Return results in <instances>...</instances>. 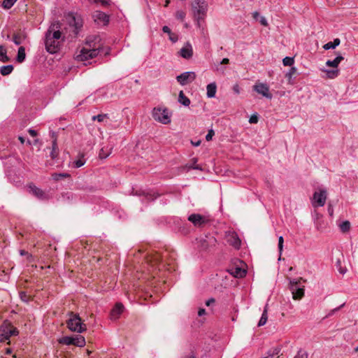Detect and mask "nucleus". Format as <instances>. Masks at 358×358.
<instances>
[{
	"mask_svg": "<svg viewBox=\"0 0 358 358\" xmlns=\"http://www.w3.org/2000/svg\"><path fill=\"white\" fill-rule=\"evenodd\" d=\"M283 243H284L283 237L282 236H280L278 238V250H279L280 255L282 254V248H283Z\"/></svg>",
	"mask_w": 358,
	"mask_h": 358,
	"instance_id": "51",
	"label": "nucleus"
},
{
	"mask_svg": "<svg viewBox=\"0 0 358 358\" xmlns=\"http://www.w3.org/2000/svg\"><path fill=\"white\" fill-rule=\"evenodd\" d=\"M294 57H285L282 59V63H283L284 66H291L294 64Z\"/></svg>",
	"mask_w": 358,
	"mask_h": 358,
	"instance_id": "46",
	"label": "nucleus"
},
{
	"mask_svg": "<svg viewBox=\"0 0 358 358\" xmlns=\"http://www.w3.org/2000/svg\"><path fill=\"white\" fill-rule=\"evenodd\" d=\"M109 115L108 113H103V114H99L97 115H94L92 117V120L93 121L97 120L99 122H102L104 121L105 119H108Z\"/></svg>",
	"mask_w": 358,
	"mask_h": 358,
	"instance_id": "38",
	"label": "nucleus"
},
{
	"mask_svg": "<svg viewBox=\"0 0 358 358\" xmlns=\"http://www.w3.org/2000/svg\"><path fill=\"white\" fill-rule=\"evenodd\" d=\"M169 38L173 43H176L178 40V36L176 34L171 32V34H169Z\"/></svg>",
	"mask_w": 358,
	"mask_h": 358,
	"instance_id": "52",
	"label": "nucleus"
},
{
	"mask_svg": "<svg viewBox=\"0 0 358 358\" xmlns=\"http://www.w3.org/2000/svg\"><path fill=\"white\" fill-rule=\"evenodd\" d=\"M0 332L8 335L10 338L12 336H17L19 331L17 328L14 327L12 323L8 320H4L2 324L0 326Z\"/></svg>",
	"mask_w": 358,
	"mask_h": 358,
	"instance_id": "10",
	"label": "nucleus"
},
{
	"mask_svg": "<svg viewBox=\"0 0 358 358\" xmlns=\"http://www.w3.org/2000/svg\"><path fill=\"white\" fill-rule=\"evenodd\" d=\"M124 310V306L121 303H117L110 311V319L116 320Z\"/></svg>",
	"mask_w": 358,
	"mask_h": 358,
	"instance_id": "18",
	"label": "nucleus"
},
{
	"mask_svg": "<svg viewBox=\"0 0 358 358\" xmlns=\"http://www.w3.org/2000/svg\"><path fill=\"white\" fill-rule=\"evenodd\" d=\"M308 352L305 350L300 349L297 352V354L294 356V358H308Z\"/></svg>",
	"mask_w": 358,
	"mask_h": 358,
	"instance_id": "45",
	"label": "nucleus"
},
{
	"mask_svg": "<svg viewBox=\"0 0 358 358\" xmlns=\"http://www.w3.org/2000/svg\"><path fill=\"white\" fill-rule=\"evenodd\" d=\"M231 273L236 278H243V276L245 275L246 271L245 269H243L239 267H236L231 269Z\"/></svg>",
	"mask_w": 358,
	"mask_h": 358,
	"instance_id": "27",
	"label": "nucleus"
},
{
	"mask_svg": "<svg viewBox=\"0 0 358 358\" xmlns=\"http://www.w3.org/2000/svg\"><path fill=\"white\" fill-rule=\"evenodd\" d=\"M65 17L69 26L72 28L71 37L76 38L83 27L82 16L76 12H69Z\"/></svg>",
	"mask_w": 358,
	"mask_h": 358,
	"instance_id": "2",
	"label": "nucleus"
},
{
	"mask_svg": "<svg viewBox=\"0 0 358 358\" xmlns=\"http://www.w3.org/2000/svg\"><path fill=\"white\" fill-rule=\"evenodd\" d=\"M29 193L32 194L34 196L40 200H48V194L41 189L37 187L34 184H30L28 186Z\"/></svg>",
	"mask_w": 358,
	"mask_h": 358,
	"instance_id": "14",
	"label": "nucleus"
},
{
	"mask_svg": "<svg viewBox=\"0 0 358 358\" xmlns=\"http://www.w3.org/2000/svg\"><path fill=\"white\" fill-rule=\"evenodd\" d=\"M52 138H53V141L52 143V150L50 153V156L52 159H55L59 155V149L57 143V138L54 132L52 133Z\"/></svg>",
	"mask_w": 358,
	"mask_h": 358,
	"instance_id": "20",
	"label": "nucleus"
},
{
	"mask_svg": "<svg viewBox=\"0 0 358 358\" xmlns=\"http://www.w3.org/2000/svg\"><path fill=\"white\" fill-rule=\"evenodd\" d=\"M192 160L194 161V163L189 166V168L192 169L201 170V168L199 165L195 164L197 159L196 158H193Z\"/></svg>",
	"mask_w": 358,
	"mask_h": 358,
	"instance_id": "55",
	"label": "nucleus"
},
{
	"mask_svg": "<svg viewBox=\"0 0 358 358\" xmlns=\"http://www.w3.org/2000/svg\"><path fill=\"white\" fill-rule=\"evenodd\" d=\"M97 41H99V36H92L87 38V44L89 45L90 48H92L90 49V54L92 55V58L96 57L100 52V45H99L97 47L95 45V43Z\"/></svg>",
	"mask_w": 358,
	"mask_h": 358,
	"instance_id": "12",
	"label": "nucleus"
},
{
	"mask_svg": "<svg viewBox=\"0 0 358 358\" xmlns=\"http://www.w3.org/2000/svg\"><path fill=\"white\" fill-rule=\"evenodd\" d=\"M24 38L25 37L22 36L21 34H14L13 36L12 41L15 45H19L22 43V39H24Z\"/></svg>",
	"mask_w": 358,
	"mask_h": 358,
	"instance_id": "37",
	"label": "nucleus"
},
{
	"mask_svg": "<svg viewBox=\"0 0 358 358\" xmlns=\"http://www.w3.org/2000/svg\"><path fill=\"white\" fill-rule=\"evenodd\" d=\"M10 58L7 55V51L4 46L0 45V61L7 62Z\"/></svg>",
	"mask_w": 358,
	"mask_h": 358,
	"instance_id": "32",
	"label": "nucleus"
},
{
	"mask_svg": "<svg viewBox=\"0 0 358 358\" xmlns=\"http://www.w3.org/2000/svg\"><path fill=\"white\" fill-rule=\"evenodd\" d=\"M72 196L73 195L71 192H65L62 194L60 199L62 201H66L71 199Z\"/></svg>",
	"mask_w": 358,
	"mask_h": 358,
	"instance_id": "49",
	"label": "nucleus"
},
{
	"mask_svg": "<svg viewBox=\"0 0 358 358\" xmlns=\"http://www.w3.org/2000/svg\"><path fill=\"white\" fill-rule=\"evenodd\" d=\"M294 299H301L304 296V288L301 286L299 289H297L295 292L292 293Z\"/></svg>",
	"mask_w": 358,
	"mask_h": 358,
	"instance_id": "34",
	"label": "nucleus"
},
{
	"mask_svg": "<svg viewBox=\"0 0 358 358\" xmlns=\"http://www.w3.org/2000/svg\"><path fill=\"white\" fill-rule=\"evenodd\" d=\"M328 213L330 216H333L334 215V208L331 203H329L328 208H327Z\"/></svg>",
	"mask_w": 358,
	"mask_h": 358,
	"instance_id": "58",
	"label": "nucleus"
},
{
	"mask_svg": "<svg viewBox=\"0 0 358 358\" xmlns=\"http://www.w3.org/2000/svg\"><path fill=\"white\" fill-rule=\"evenodd\" d=\"M327 196V192L326 189H320L314 192L313 196L312 205L314 208L317 206H324Z\"/></svg>",
	"mask_w": 358,
	"mask_h": 358,
	"instance_id": "8",
	"label": "nucleus"
},
{
	"mask_svg": "<svg viewBox=\"0 0 358 358\" xmlns=\"http://www.w3.org/2000/svg\"><path fill=\"white\" fill-rule=\"evenodd\" d=\"M343 57H342L341 55H337V57L333 59V60H327V62H326V65L327 66H330V67H334V68H337L338 64H340V62L343 60Z\"/></svg>",
	"mask_w": 358,
	"mask_h": 358,
	"instance_id": "23",
	"label": "nucleus"
},
{
	"mask_svg": "<svg viewBox=\"0 0 358 358\" xmlns=\"http://www.w3.org/2000/svg\"><path fill=\"white\" fill-rule=\"evenodd\" d=\"M16 1L17 0H3L2 5L4 8L9 9Z\"/></svg>",
	"mask_w": 358,
	"mask_h": 358,
	"instance_id": "43",
	"label": "nucleus"
},
{
	"mask_svg": "<svg viewBox=\"0 0 358 358\" xmlns=\"http://www.w3.org/2000/svg\"><path fill=\"white\" fill-rule=\"evenodd\" d=\"M207 96L209 98L215 97L217 90V85L215 83H211L206 87Z\"/></svg>",
	"mask_w": 358,
	"mask_h": 358,
	"instance_id": "22",
	"label": "nucleus"
},
{
	"mask_svg": "<svg viewBox=\"0 0 358 358\" xmlns=\"http://www.w3.org/2000/svg\"><path fill=\"white\" fill-rule=\"evenodd\" d=\"M196 78V74L193 71H187L181 73L180 75L176 77L177 81L181 85H185L188 83H192Z\"/></svg>",
	"mask_w": 358,
	"mask_h": 358,
	"instance_id": "13",
	"label": "nucleus"
},
{
	"mask_svg": "<svg viewBox=\"0 0 358 358\" xmlns=\"http://www.w3.org/2000/svg\"><path fill=\"white\" fill-rule=\"evenodd\" d=\"M28 132H29V134L31 136H33V137H35V136H37V132H36V131H35L34 129H29L28 130Z\"/></svg>",
	"mask_w": 358,
	"mask_h": 358,
	"instance_id": "61",
	"label": "nucleus"
},
{
	"mask_svg": "<svg viewBox=\"0 0 358 358\" xmlns=\"http://www.w3.org/2000/svg\"><path fill=\"white\" fill-rule=\"evenodd\" d=\"M92 17L94 22L98 24L106 25L109 22V16L102 11H94Z\"/></svg>",
	"mask_w": 358,
	"mask_h": 358,
	"instance_id": "15",
	"label": "nucleus"
},
{
	"mask_svg": "<svg viewBox=\"0 0 358 358\" xmlns=\"http://www.w3.org/2000/svg\"><path fill=\"white\" fill-rule=\"evenodd\" d=\"M301 287V286L299 284V281H297L296 280H290L289 288H290L292 293L295 292L297 289H299Z\"/></svg>",
	"mask_w": 358,
	"mask_h": 358,
	"instance_id": "40",
	"label": "nucleus"
},
{
	"mask_svg": "<svg viewBox=\"0 0 358 358\" xmlns=\"http://www.w3.org/2000/svg\"><path fill=\"white\" fill-rule=\"evenodd\" d=\"M85 163V160L83 159V155L80 157L78 159L73 162V167L75 168H80L82 166H83Z\"/></svg>",
	"mask_w": 358,
	"mask_h": 358,
	"instance_id": "44",
	"label": "nucleus"
},
{
	"mask_svg": "<svg viewBox=\"0 0 358 358\" xmlns=\"http://www.w3.org/2000/svg\"><path fill=\"white\" fill-rule=\"evenodd\" d=\"M327 77L329 78L333 79L336 78L338 76L339 70L338 69H334V70H325Z\"/></svg>",
	"mask_w": 358,
	"mask_h": 358,
	"instance_id": "41",
	"label": "nucleus"
},
{
	"mask_svg": "<svg viewBox=\"0 0 358 358\" xmlns=\"http://www.w3.org/2000/svg\"><path fill=\"white\" fill-rule=\"evenodd\" d=\"M280 350L281 348L280 347H275L270 349L268 351V354L272 355L274 357L275 355H278L280 353Z\"/></svg>",
	"mask_w": 358,
	"mask_h": 358,
	"instance_id": "48",
	"label": "nucleus"
},
{
	"mask_svg": "<svg viewBox=\"0 0 358 358\" xmlns=\"http://www.w3.org/2000/svg\"><path fill=\"white\" fill-rule=\"evenodd\" d=\"M259 22L262 25L266 27L268 25L267 20L264 17L261 16L259 19Z\"/></svg>",
	"mask_w": 358,
	"mask_h": 358,
	"instance_id": "57",
	"label": "nucleus"
},
{
	"mask_svg": "<svg viewBox=\"0 0 358 358\" xmlns=\"http://www.w3.org/2000/svg\"><path fill=\"white\" fill-rule=\"evenodd\" d=\"M45 50L50 54H55L60 50L62 43L60 41H57L50 38V33L45 34Z\"/></svg>",
	"mask_w": 358,
	"mask_h": 358,
	"instance_id": "6",
	"label": "nucleus"
},
{
	"mask_svg": "<svg viewBox=\"0 0 358 358\" xmlns=\"http://www.w3.org/2000/svg\"><path fill=\"white\" fill-rule=\"evenodd\" d=\"M345 306V303L341 304L340 306L335 308L329 311V313L327 315V317L332 316L335 313L338 312L341 308Z\"/></svg>",
	"mask_w": 358,
	"mask_h": 358,
	"instance_id": "50",
	"label": "nucleus"
},
{
	"mask_svg": "<svg viewBox=\"0 0 358 358\" xmlns=\"http://www.w3.org/2000/svg\"><path fill=\"white\" fill-rule=\"evenodd\" d=\"M90 49L83 48L79 55H77V59L80 61H85L92 59V55L90 54Z\"/></svg>",
	"mask_w": 358,
	"mask_h": 358,
	"instance_id": "21",
	"label": "nucleus"
},
{
	"mask_svg": "<svg viewBox=\"0 0 358 358\" xmlns=\"http://www.w3.org/2000/svg\"><path fill=\"white\" fill-rule=\"evenodd\" d=\"M69 318L66 321L67 327L71 331L83 333L86 331V324L82 322L79 315L73 312L69 313Z\"/></svg>",
	"mask_w": 358,
	"mask_h": 358,
	"instance_id": "3",
	"label": "nucleus"
},
{
	"mask_svg": "<svg viewBox=\"0 0 358 358\" xmlns=\"http://www.w3.org/2000/svg\"><path fill=\"white\" fill-rule=\"evenodd\" d=\"M233 90L236 94H239L240 93V87H239L238 85L236 84L235 85H234Z\"/></svg>",
	"mask_w": 358,
	"mask_h": 358,
	"instance_id": "62",
	"label": "nucleus"
},
{
	"mask_svg": "<svg viewBox=\"0 0 358 358\" xmlns=\"http://www.w3.org/2000/svg\"><path fill=\"white\" fill-rule=\"evenodd\" d=\"M162 31H163V32L166 33L168 34H170L172 32L171 29L167 26H164L162 27Z\"/></svg>",
	"mask_w": 358,
	"mask_h": 358,
	"instance_id": "59",
	"label": "nucleus"
},
{
	"mask_svg": "<svg viewBox=\"0 0 358 358\" xmlns=\"http://www.w3.org/2000/svg\"><path fill=\"white\" fill-rule=\"evenodd\" d=\"M13 71V66L11 64L3 66L0 68V73L2 76H8Z\"/></svg>",
	"mask_w": 358,
	"mask_h": 358,
	"instance_id": "31",
	"label": "nucleus"
},
{
	"mask_svg": "<svg viewBox=\"0 0 358 358\" xmlns=\"http://www.w3.org/2000/svg\"><path fill=\"white\" fill-rule=\"evenodd\" d=\"M215 302V300L213 298H210L206 301V305L207 306H210Z\"/></svg>",
	"mask_w": 358,
	"mask_h": 358,
	"instance_id": "60",
	"label": "nucleus"
},
{
	"mask_svg": "<svg viewBox=\"0 0 358 358\" xmlns=\"http://www.w3.org/2000/svg\"><path fill=\"white\" fill-rule=\"evenodd\" d=\"M192 13L196 27L204 34V20L207 15L208 4L205 0H193L191 3Z\"/></svg>",
	"mask_w": 358,
	"mask_h": 358,
	"instance_id": "1",
	"label": "nucleus"
},
{
	"mask_svg": "<svg viewBox=\"0 0 358 358\" xmlns=\"http://www.w3.org/2000/svg\"><path fill=\"white\" fill-rule=\"evenodd\" d=\"M25 58H26L25 48L23 46H20L18 48L16 61L19 63H22L25 60Z\"/></svg>",
	"mask_w": 358,
	"mask_h": 358,
	"instance_id": "25",
	"label": "nucleus"
},
{
	"mask_svg": "<svg viewBox=\"0 0 358 358\" xmlns=\"http://www.w3.org/2000/svg\"><path fill=\"white\" fill-rule=\"evenodd\" d=\"M181 358H196L195 347L194 345H190L188 351L184 352L181 356Z\"/></svg>",
	"mask_w": 358,
	"mask_h": 358,
	"instance_id": "30",
	"label": "nucleus"
},
{
	"mask_svg": "<svg viewBox=\"0 0 358 358\" xmlns=\"http://www.w3.org/2000/svg\"><path fill=\"white\" fill-rule=\"evenodd\" d=\"M152 116L155 121L164 124L171 122V113L166 107H155L152 110Z\"/></svg>",
	"mask_w": 358,
	"mask_h": 358,
	"instance_id": "4",
	"label": "nucleus"
},
{
	"mask_svg": "<svg viewBox=\"0 0 358 358\" xmlns=\"http://www.w3.org/2000/svg\"><path fill=\"white\" fill-rule=\"evenodd\" d=\"M252 15H253L254 19H255L257 21H258V20H259V18L261 17V16L259 15V13L258 12H257V11H256V12H254V13H252Z\"/></svg>",
	"mask_w": 358,
	"mask_h": 358,
	"instance_id": "63",
	"label": "nucleus"
},
{
	"mask_svg": "<svg viewBox=\"0 0 358 358\" xmlns=\"http://www.w3.org/2000/svg\"><path fill=\"white\" fill-rule=\"evenodd\" d=\"M296 69L294 66L291 67L289 71L285 74V78L287 79L288 83L293 85L294 83V80L293 79V76L296 73Z\"/></svg>",
	"mask_w": 358,
	"mask_h": 358,
	"instance_id": "29",
	"label": "nucleus"
},
{
	"mask_svg": "<svg viewBox=\"0 0 358 358\" xmlns=\"http://www.w3.org/2000/svg\"><path fill=\"white\" fill-rule=\"evenodd\" d=\"M69 177H70V175L66 173H55L52 174V179L56 181L59 180L62 178H69Z\"/></svg>",
	"mask_w": 358,
	"mask_h": 358,
	"instance_id": "39",
	"label": "nucleus"
},
{
	"mask_svg": "<svg viewBox=\"0 0 358 358\" xmlns=\"http://www.w3.org/2000/svg\"><path fill=\"white\" fill-rule=\"evenodd\" d=\"M268 320V305H266L262 317L258 322V327L264 326Z\"/></svg>",
	"mask_w": 358,
	"mask_h": 358,
	"instance_id": "26",
	"label": "nucleus"
},
{
	"mask_svg": "<svg viewBox=\"0 0 358 358\" xmlns=\"http://www.w3.org/2000/svg\"><path fill=\"white\" fill-rule=\"evenodd\" d=\"M180 55L185 59H190L193 55V50L191 44L187 42L180 50Z\"/></svg>",
	"mask_w": 358,
	"mask_h": 358,
	"instance_id": "19",
	"label": "nucleus"
},
{
	"mask_svg": "<svg viewBox=\"0 0 358 358\" xmlns=\"http://www.w3.org/2000/svg\"><path fill=\"white\" fill-rule=\"evenodd\" d=\"M10 337L8 335H4L3 333L0 332V343L5 342L6 341L9 340Z\"/></svg>",
	"mask_w": 358,
	"mask_h": 358,
	"instance_id": "56",
	"label": "nucleus"
},
{
	"mask_svg": "<svg viewBox=\"0 0 358 358\" xmlns=\"http://www.w3.org/2000/svg\"><path fill=\"white\" fill-rule=\"evenodd\" d=\"M178 102L184 106H189L191 101L190 99L185 96L183 91H180L178 94Z\"/></svg>",
	"mask_w": 358,
	"mask_h": 358,
	"instance_id": "24",
	"label": "nucleus"
},
{
	"mask_svg": "<svg viewBox=\"0 0 358 358\" xmlns=\"http://www.w3.org/2000/svg\"><path fill=\"white\" fill-rule=\"evenodd\" d=\"M253 89L258 94H262L267 99H271L272 94L269 92V87L266 84L259 83L253 86Z\"/></svg>",
	"mask_w": 358,
	"mask_h": 358,
	"instance_id": "16",
	"label": "nucleus"
},
{
	"mask_svg": "<svg viewBox=\"0 0 358 358\" xmlns=\"http://www.w3.org/2000/svg\"><path fill=\"white\" fill-rule=\"evenodd\" d=\"M215 135V132L213 129H210L206 136V139L207 141L212 140L213 136Z\"/></svg>",
	"mask_w": 358,
	"mask_h": 358,
	"instance_id": "54",
	"label": "nucleus"
},
{
	"mask_svg": "<svg viewBox=\"0 0 358 358\" xmlns=\"http://www.w3.org/2000/svg\"><path fill=\"white\" fill-rule=\"evenodd\" d=\"M185 16H186V13L181 10H177L175 13L176 18L182 22L184 21Z\"/></svg>",
	"mask_w": 358,
	"mask_h": 358,
	"instance_id": "42",
	"label": "nucleus"
},
{
	"mask_svg": "<svg viewBox=\"0 0 358 358\" xmlns=\"http://www.w3.org/2000/svg\"><path fill=\"white\" fill-rule=\"evenodd\" d=\"M199 247L202 250H208L210 248L215 246L217 243L216 238L211 234L205 235L204 237L199 238Z\"/></svg>",
	"mask_w": 358,
	"mask_h": 358,
	"instance_id": "11",
	"label": "nucleus"
},
{
	"mask_svg": "<svg viewBox=\"0 0 358 358\" xmlns=\"http://www.w3.org/2000/svg\"><path fill=\"white\" fill-rule=\"evenodd\" d=\"M259 118L257 115H252L249 120V122L251 124H256L258 122Z\"/></svg>",
	"mask_w": 358,
	"mask_h": 358,
	"instance_id": "53",
	"label": "nucleus"
},
{
	"mask_svg": "<svg viewBox=\"0 0 358 358\" xmlns=\"http://www.w3.org/2000/svg\"><path fill=\"white\" fill-rule=\"evenodd\" d=\"M111 150H112L111 148H102L99 151V157L101 159H106L110 155Z\"/></svg>",
	"mask_w": 358,
	"mask_h": 358,
	"instance_id": "33",
	"label": "nucleus"
},
{
	"mask_svg": "<svg viewBox=\"0 0 358 358\" xmlns=\"http://www.w3.org/2000/svg\"><path fill=\"white\" fill-rule=\"evenodd\" d=\"M340 43L341 41L339 38H335L334 41H330L324 44L323 48L324 50L334 49L335 48L340 45Z\"/></svg>",
	"mask_w": 358,
	"mask_h": 358,
	"instance_id": "28",
	"label": "nucleus"
},
{
	"mask_svg": "<svg viewBox=\"0 0 358 358\" xmlns=\"http://www.w3.org/2000/svg\"><path fill=\"white\" fill-rule=\"evenodd\" d=\"M229 63V59L228 58H224L220 64H215V71L221 72L222 73H224V68L220 67V65L221 64H228Z\"/></svg>",
	"mask_w": 358,
	"mask_h": 358,
	"instance_id": "35",
	"label": "nucleus"
},
{
	"mask_svg": "<svg viewBox=\"0 0 358 358\" xmlns=\"http://www.w3.org/2000/svg\"><path fill=\"white\" fill-rule=\"evenodd\" d=\"M98 1H99L103 6H108L110 4L108 0H99Z\"/></svg>",
	"mask_w": 358,
	"mask_h": 358,
	"instance_id": "64",
	"label": "nucleus"
},
{
	"mask_svg": "<svg viewBox=\"0 0 358 358\" xmlns=\"http://www.w3.org/2000/svg\"><path fill=\"white\" fill-rule=\"evenodd\" d=\"M227 241L230 245L233 246L236 249H239L241 247V241L237 234L234 231H229L227 234Z\"/></svg>",
	"mask_w": 358,
	"mask_h": 358,
	"instance_id": "17",
	"label": "nucleus"
},
{
	"mask_svg": "<svg viewBox=\"0 0 358 358\" xmlns=\"http://www.w3.org/2000/svg\"><path fill=\"white\" fill-rule=\"evenodd\" d=\"M187 220L196 227H203L210 221L206 216L198 213L189 215Z\"/></svg>",
	"mask_w": 358,
	"mask_h": 358,
	"instance_id": "9",
	"label": "nucleus"
},
{
	"mask_svg": "<svg viewBox=\"0 0 358 358\" xmlns=\"http://www.w3.org/2000/svg\"><path fill=\"white\" fill-rule=\"evenodd\" d=\"M19 296H20V299H21L22 301H24V302L27 303V302H29V300H30V297H29V295H27V293H26L25 292H23V291L20 292L19 293Z\"/></svg>",
	"mask_w": 358,
	"mask_h": 358,
	"instance_id": "47",
	"label": "nucleus"
},
{
	"mask_svg": "<svg viewBox=\"0 0 358 358\" xmlns=\"http://www.w3.org/2000/svg\"><path fill=\"white\" fill-rule=\"evenodd\" d=\"M59 28L60 23L55 22L51 24L45 33H50V38L60 41L61 43H62L64 41L65 36L63 35L62 32L59 30Z\"/></svg>",
	"mask_w": 358,
	"mask_h": 358,
	"instance_id": "7",
	"label": "nucleus"
},
{
	"mask_svg": "<svg viewBox=\"0 0 358 358\" xmlns=\"http://www.w3.org/2000/svg\"><path fill=\"white\" fill-rule=\"evenodd\" d=\"M58 342L60 344L66 345H73L77 347H83L85 345V339L81 335L63 336L58 340Z\"/></svg>",
	"mask_w": 358,
	"mask_h": 358,
	"instance_id": "5",
	"label": "nucleus"
},
{
	"mask_svg": "<svg viewBox=\"0 0 358 358\" xmlns=\"http://www.w3.org/2000/svg\"><path fill=\"white\" fill-rule=\"evenodd\" d=\"M350 222L348 220L343 221L339 224L340 229L343 233L348 232L350 229Z\"/></svg>",
	"mask_w": 358,
	"mask_h": 358,
	"instance_id": "36",
	"label": "nucleus"
}]
</instances>
